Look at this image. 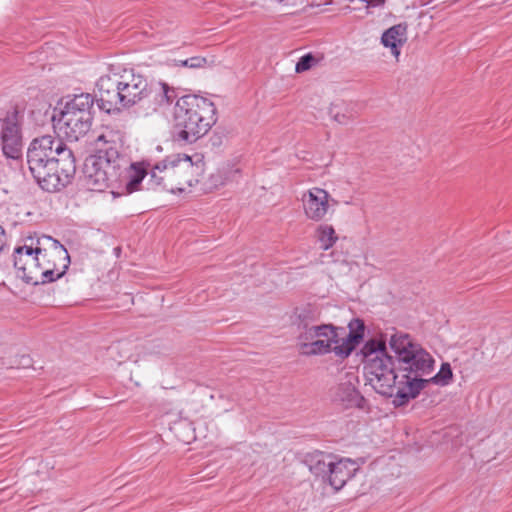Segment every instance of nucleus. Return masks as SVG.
I'll return each instance as SVG.
<instances>
[{
  "label": "nucleus",
  "instance_id": "b1692460",
  "mask_svg": "<svg viewBox=\"0 0 512 512\" xmlns=\"http://www.w3.org/2000/svg\"><path fill=\"white\" fill-rule=\"evenodd\" d=\"M316 235L323 250L330 249L338 239L334 228L328 224L319 225L316 230Z\"/></svg>",
  "mask_w": 512,
  "mask_h": 512
},
{
  "label": "nucleus",
  "instance_id": "39448f33",
  "mask_svg": "<svg viewBox=\"0 0 512 512\" xmlns=\"http://www.w3.org/2000/svg\"><path fill=\"white\" fill-rule=\"evenodd\" d=\"M177 139L194 143L216 123V107L209 99L188 94L177 99L173 111Z\"/></svg>",
  "mask_w": 512,
  "mask_h": 512
},
{
  "label": "nucleus",
  "instance_id": "c756f323",
  "mask_svg": "<svg viewBox=\"0 0 512 512\" xmlns=\"http://www.w3.org/2000/svg\"><path fill=\"white\" fill-rule=\"evenodd\" d=\"M370 3L375 6H383L385 3V0H370Z\"/></svg>",
  "mask_w": 512,
  "mask_h": 512
},
{
  "label": "nucleus",
  "instance_id": "20e7f679",
  "mask_svg": "<svg viewBox=\"0 0 512 512\" xmlns=\"http://www.w3.org/2000/svg\"><path fill=\"white\" fill-rule=\"evenodd\" d=\"M349 333H345L343 327L331 323L318 324L310 329L307 339H302L298 344L300 354L304 356H319L333 352L337 357L346 359L351 355L356 346L364 337L365 325L360 319L350 321Z\"/></svg>",
  "mask_w": 512,
  "mask_h": 512
},
{
  "label": "nucleus",
  "instance_id": "6ab92c4d",
  "mask_svg": "<svg viewBox=\"0 0 512 512\" xmlns=\"http://www.w3.org/2000/svg\"><path fill=\"white\" fill-rule=\"evenodd\" d=\"M407 27L405 24H397L387 29L381 37V43L391 49L392 55L396 58L400 55V47L407 40Z\"/></svg>",
  "mask_w": 512,
  "mask_h": 512
},
{
  "label": "nucleus",
  "instance_id": "f3484780",
  "mask_svg": "<svg viewBox=\"0 0 512 512\" xmlns=\"http://www.w3.org/2000/svg\"><path fill=\"white\" fill-rule=\"evenodd\" d=\"M334 456L321 451L307 453L304 457V464L316 477L326 480Z\"/></svg>",
  "mask_w": 512,
  "mask_h": 512
},
{
  "label": "nucleus",
  "instance_id": "393cba45",
  "mask_svg": "<svg viewBox=\"0 0 512 512\" xmlns=\"http://www.w3.org/2000/svg\"><path fill=\"white\" fill-rule=\"evenodd\" d=\"M453 373L449 363H442L440 370L431 378H425L426 385L433 383L439 386H446L452 380Z\"/></svg>",
  "mask_w": 512,
  "mask_h": 512
},
{
  "label": "nucleus",
  "instance_id": "a211bd4d",
  "mask_svg": "<svg viewBox=\"0 0 512 512\" xmlns=\"http://www.w3.org/2000/svg\"><path fill=\"white\" fill-rule=\"evenodd\" d=\"M389 346L392 351L396 354L397 361H400V358L405 357L408 353L413 352V350L421 347L419 343L414 341V339L403 331H398L393 328V333L389 338Z\"/></svg>",
  "mask_w": 512,
  "mask_h": 512
},
{
  "label": "nucleus",
  "instance_id": "f257e3e1",
  "mask_svg": "<svg viewBox=\"0 0 512 512\" xmlns=\"http://www.w3.org/2000/svg\"><path fill=\"white\" fill-rule=\"evenodd\" d=\"M27 163L33 178L47 192L60 191L76 173L73 151L60 138L51 135L31 141Z\"/></svg>",
  "mask_w": 512,
  "mask_h": 512
},
{
  "label": "nucleus",
  "instance_id": "aec40b11",
  "mask_svg": "<svg viewBox=\"0 0 512 512\" xmlns=\"http://www.w3.org/2000/svg\"><path fill=\"white\" fill-rule=\"evenodd\" d=\"M149 86V96H152L156 104L160 107L170 106L174 99H176L178 96L176 89L172 86H169L166 82H151L149 83Z\"/></svg>",
  "mask_w": 512,
  "mask_h": 512
},
{
  "label": "nucleus",
  "instance_id": "cd10ccee",
  "mask_svg": "<svg viewBox=\"0 0 512 512\" xmlns=\"http://www.w3.org/2000/svg\"><path fill=\"white\" fill-rule=\"evenodd\" d=\"M309 3L312 6H321V5L330 4L331 0H309Z\"/></svg>",
  "mask_w": 512,
  "mask_h": 512
},
{
  "label": "nucleus",
  "instance_id": "a878e982",
  "mask_svg": "<svg viewBox=\"0 0 512 512\" xmlns=\"http://www.w3.org/2000/svg\"><path fill=\"white\" fill-rule=\"evenodd\" d=\"M317 62V59L311 54L308 53L304 56H302L299 61L296 64V72L301 73L304 71L309 70L315 63Z\"/></svg>",
  "mask_w": 512,
  "mask_h": 512
},
{
  "label": "nucleus",
  "instance_id": "9d476101",
  "mask_svg": "<svg viewBox=\"0 0 512 512\" xmlns=\"http://www.w3.org/2000/svg\"><path fill=\"white\" fill-rule=\"evenodd\" d=\"M364 374L367 382L377 393L397 400V391L401 390V378L398 367L395 369L394 360L390 355L365 362Z\"/></svg>",
  "mask_w": 512,
  "mask_h": 512
},
{
  "label": "nucleus",
  "instance_id": "7ed1b4c3",
  "mask_svg": "<svg viewBox=\"0 0 512 512\" xmlns=\"http://www.w3.org/2000/svg\"><path fill=\"white\" fill-rule=\"evenodd\" d=\"M98 106L111 113L120 108H130L149 97L150 86L146 77L132 69L102 75L97 83Z\"/></svg>",
  "mask_w": 512,
  "mask_h": 512
},
{
  "label": "nucleus",
  "instance_id": "f8f14e48",
  "mask_svg": "<svg viewBox=\"0 0 512 512\" xmlns=\"http://www.w3.org/2000/svg\"><path fill=\"white\" fill-rule=\"evenodd\" d=\"M31 244L18 246L13 252V265L17 270V276L25 283L32 285H41L40 268L38 256L36 254V244L30 238Z\"/></svg>",
  "mask_w": 512,
  "mask_h": 512
},
{
  "label": "nucleus",
  "instance_id": "dca6fc26",
  "mask_svg": "<svg viewBox=\"0 0 512 512\" xmlns=\"http://www.w3.org/2000/svg\"><path fill=\"white\" fill-rule=\"evenodd\" d=\"M359 470L358 464L349 459H336L334 456L333 463L330 466L326 480L336 491L340 490L346 482L351 479Z\"/></svg>",
  "mask_w": 512,
  "mask_h": 512
},
{
  "label": "nucleus",
  "instance_id": "6e6552de",
  "mask_svg": "<svg viewBox=\"0 0 512 512\" xmlns=\"http://www.w3.org/2000/svg\"><path fill=\"white\" fill-rule=\"evenodd\" d=\"M94 99L90 94L75 95L66 102L59 115L53 116L54 127L69 141H77L90 130Z\"/></svg>",
  "mask_w": 512,
  "mask_h": 512
},
{
  "label": "nucleus",
  "instance_id": "0eeeda50",
  "mask_svg": "<svg viewBox=\"0 0 512 512\" xmlns=\"http://www.w3.org/2000/svg\"><path fill=\"white\" fill-rule=\"evenodd\" d=\"M434 359L422 346L413 352L410 351L398 361L401 390L397 391L396 406H403L411 399H415L426 387L425 377L434 369Z\"/></svg>",
  "mask_w": 512,
  "mask_h": 512
},
{
  "label": "nucleus",
  "instance_id": "423d86ee",
  "mask_svg": "<svg viewBox=\"0 0 512 512\" xmlns=\"http://www.w3.org/2000/svg\"><path fill=\"white\" fill-rule=\"evenodd\" d=\"M202 172V163H193L187 155H172L152 167L148 185L158 191L183 192L199 182Z\"/></svg>",
  "mask_w": 512,
  "mask_h": 512
},
{
  "label": "nucleus",
  "instance_id": "f03ea898",
  "mask_svg": "<svg viewBox=\"0 0 512 512\" xmlns=\"http://www.w3.org/2000/svg\"><path fill=\"white\" fill-rule=\"evenodd\" d=\"M95 144V153L84 163V181L89 190L103 191L120 180L128 161L120 152L123 145L121 132L107 128Z\"/></svg>",
  "mask_w": 512,
  "mask_h": 512
},
{
  "label": "nucleus",
  "instance_id": "bb28decb",
  "mask_svg": "<svg viewBox=\"0 0 512 512\" xmlns=\"http://www.w3.org/2000/svg\"><path fill=\"white\" fill-rule=\"evenodd\" d=\"M207 60L204 57L201 56H194L191 58H188L186 60L179 61L178 65L188 67V68H202L206 65Z\"/></svg>",
  "mask_w": 512,
  "mask_h": 512
},
{
  "label": "nucleus",
  "instance_id": "9b49d317",
  "mask_svg": "<svg viewBox=\"0 0 512 512\" xmlns=\"http://www.w3.org/2000/svg\"><path fill=\"white\" fill-rule=\"evenodd\" d=\"M0 148L8 159L18 160L23 154V138L18 111L0 118Z\"/></svg>",
  "mask_w": 512,
  "mask_h": 512
},
{
  "label": "nucleus",
  "instance_id": "4be33fe9",
  "mask_svg": "<svg viewBox=\"0 0 512 512\" xmlns=\"http://www.w3.org/2000/svg\"><path fill=\"white\" fill-rule=\"evenodd\" d=\"M361 353L363 355L364 363L368 362V360H374V358L378 359L388 354L385 341H379L375 339L367 341L362 347Z\"/></svg>",
  "mask_w": 512,
  "mask_h": 512
},
{
  "label": "nucleus",
  "instance_id": "ddd939ff",
  "mask_svg": "<svg viewBox=\"0 0 512 512\" xmlns=\"http://www.w3.org/2000/svg\"><path fill=\"white\" fill-rule=\"evenodd\" d=\"M302 202L306 217L315 222L324 220L331 207L337 203L326 190L319 187L309 189L303 195Z\"/></svg>",
  "mask_w": 512,
  "mask_h": 512
},
{
  "label": "nucleus",
  "instance_id": "412c9836",
  "mask_svg": "<svg viewBox=\"0 0 512 512\" xmlns=\"http://www.w3.org/2000/svg\"><path fill=\"white\" fill-rule=\"evenodd\" d=\"M146 175V169L142 167L140 164H130L129 170L127 171L126 191L128 193H133L137 191Z\"/></svg>",
  "mask_w": 512,
  "mask_h": 512
},
{
  "label": "nucleus",
  "instance_id": "2eb2a0df",
  "mask_svg": "<svg viewBox=\"0 0 512 512\" xmlns=\"http://www.w3.org/2000/svg\"><path fill=\"white\" fill-rule=\"evenodd\" d=\"M321 317V311L318 307L306 304L300 307H296L290 317L291 324L296 328L297 331V344L302 339H307V335L315 328L319 323Z\"/></svg>",
  "mask_w": 512,
  "mask_h": 512
},
{
  "label": "nucleus",
  "instance_id": "4468645a",
  "mask_svg": "<svg viewBox=\"0 0 512 512\" xmlns=\"http://www.w3.org/2000/svg\"><path fill=\"white\" fill-rule=\"evenodd\" d=\"M358 377L354 373H346L341 381L332 388L331 399L345 408H362L364 397L357 389Z\"/></svg>",
  "mask_w": 512,
  "mask_h": 512
},
{
  "label": "nucleus",
  "instance_id": "5701e85b",
  "mask_svg": "<svg viewBox=\"0 0 512 512\" xmlns=\"http://www.w3.org/2000/svg\"><path fill=\"white\" fill-rule=\"evenodd\" d=\"M329 115L335 122L341 125H347L354 118L352 110L345 103L331 104L329 108Z\"/></svg>",
  "mask_w": 512,
  "mask_h": 512
},
{
  "label": "nucleus",
  "instance_id": "1a4fd4ad",
  "mask_svg": "<svg viewBox=\"0 0 512 512\" xmlns=\"http://www.w3.org/2000/svg\"><path fill=\"white\" fill-rule=\"evenodd\" d=\"M36 254L41 271V285L51 283L66 273L70 264V256L58 240L50 236L37 238Z\"/></svg>",
  "mask_w": 512,
  "mask_h": 512
},
{
  "label": "nucleus",
  "instance_id": "c85d7f7f",
  "mask_svg": "<svg viewBox=\"0 0 512 512\" xmlns=\"http://www.w3.org/2000/svg\"><path fill=\"white\" fill-rule=\"evenodd\" d=\"M4 237H5V231L4 229L0 226V251L2 250L3 246H4Z\"/></svg>",
  "mask_w": 512,
  "mask_h": 512
}]
</instances>
